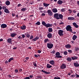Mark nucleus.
I'll return each mask as SVG.
<instances>
[{"label": "nucleus", "instance_id": "nucleus-1", "mask_svg": "<svg viewBox=\"0 0 79 79\" xmlns=\"http://www.w3.org/2000/svg\"><path fill=\"white\" fill-rule=\"evenodd\" d=\"M42 25H43V26H45V27H52V24H50L49 23L47 24L44 21H43L42 22Z\"/></svg>", "mask_w": 79, "mask_h": 79}, {"label": "nucleus", "instance_id": "nucleus-2", "mask_svg": "<svg viewBox=\"0 0 79 79\" xmlns=\"http://www.w3.org/2000/svg\"><path fill=\"white\" fill-rule=\"evenodd\" d=\"M55 58H62V56H60V53L58 52H57L56 53Z\"/></svg>", "mask_w": 79, "mask_h": 79}, {"label": "nucleus", "instance_id": "nucleus-3", "mask_svg": "<svg viewBox=\"0 0 79 79\" xmlns=\"http://www.w3.org/2000/svg\"><path fill=\"white\" fill-rule=\"evenodd\" d=\"M66 29L68 31H70L71 32L72 31V29H71V27L70 25H68L66 27Z\"/></svg>", "mask_w": 79, "mask_h": 79}, {"label": "nucleus", "instance_id": "nucleus-4", "mask_svg": "<svg viewBox=\"0 0 79 79\" xmlns=\"http://www.w3.org/2000/svg\"><path fill=\"white\" fill-rule=\"evenodd\" d=\"M47 45L48 47L50 49L52 48H53V44L51 43H47Z\"/></svg>", "mask_w": 79, "mask_h": 79}, {"label": "nucleus", "instance_id": "nucleus-5", "mask_svg": "<svg viewBox=\"0 0 79 79\" xmlns=\"http://www.w3.org/2000/svg\"><path fill=\"white\" fill-rule=\"evenodd\" d=\"M47 12L48 13V14L49 16H52L53 15V13L52 12V11L51 10H48Z\"/></svg>", "mask_w": 79, "mask_h": 79}, {"label": "nucleus", "instance_id": "nucleus-6", "mask_svg": "<svg viewBox=\"0 0 79 79\" xmlns=\"http://www.w3.org/2000/svg\"><path fill=\"white\" fill-rule=\"evenodd\" d=\"M64 32V31L63 30H60L58 31V34L60 36H63V33Z\"/></svg>", "mask_w": 79, "mask_h": 79}, {"label": "nucleus", "instance_id": "nucleus-7", "mask_svg": "<svg viewBox=\"0 0 79 79\" xmlns=\"http://www.w3.org/2000/svg\"><path fill=\"white\" fill-rule=\"evenodd\" d=\"M58 14L55 13L54 15V17L56 18V19H60V18L58 17Z\"/></svg>", "mask_w": 79, "mask_h": 79}, {"label": "nucleus", "instance_id": "nucleus-8", "mask_svg": "<svg viewBox=\"0 0 79 79\" xmlns=\"http://www.w3.org/2000/svg\"><path fill=\"white\" fill-rule=\"evenodd\" d=\"M66 68V64H63L61 66H60V68L61 69H65Z\"/></svg>", "mask_w": 79, "mask_h": 79}, {"label": "nucleus", "instance_id": "nucleus-9", "mask_svg": "<svg viewBox=\"0 0 79 79\" xmlns=\"http://www.w3.org/2000/svg\"><path fill=\"white\" fill-rule=\"evenodd\" d=\"M6 27H7V25L6 24H2L1 26V27L2 29L6 28Z\"/></svg>", "mask_w": 79, "mask_h": 79}, {"label": "nucleus", "instance_id": "nucleus-10", "mask_svg": "<svg viewBox=\"0 0 79 79\" xmlns=\"http://www.w3.org/2000/svg\"><path fill=\"white\" fill-rule=\"evenodd\" d=\"M47 36L48 38L51 39L52 38V34L51 33H49L47 35Z\"/></svg>", "mask_w": 79, "mask_h": 79}, {"label": "nucleus", "instance_id": "nucleus-11", "mask_svg": "<svg viewBox=\"0 0 79 79\" xmlns=\"http://www.w3.org/2000/svg\"><path fill=\"white\" fill-rule=\"evenodd\" d=\"M68 19L70 21H73V20H74L75 19V18L73 17H69L68 18Z\"/></svg>", "mask_w": 79, "mask_h": 79}, {"label": "nucleus", "instance_id": "nucleus-12", "mask_svg": "<svg viewBox=\"0 0 79 79\" xmlns=\"http://www.w3.org/2000/svg\"><path fill=\"white\" fill-rule=\"evenodd\" d=\"M39 39V37L37 36L34 39H32V40L33 41H36L37 40H38Z\"/></svg>", "mask_w": 79, "mask_h": 79}, {"label": "nucleus", "instance_id": "nucleus-13", "mask_svg": "<svg viewBox=\"0 0 79 79\" xmlns=\"http://www.w3.org/2000/svg\"><path fill=\"white\" fill-rule=\"evenodd\" d=\"M7 41L8 43H9V44H12L11 42H12V40L11 38H9L7 40Z\"/></svg>", "mask_w": 79, "mask_h": 79}, {"label": "nucleus", "instance_id": "nucleus-14", "mask_svg": "<svg viewBox=\"0 0 79 79\" xmlns=\"http://www.w3.org/2000/svg\"><path fill=\"white\" fill-rule=\"evenodd\" d=\"M73 25L76 28H78L79 27V26L77 25L76 23H73Z\"/></svg>", "mask_w": 79, "mask_h": 79}, {"label": "nucleus", "instance_id": "nucleus-15", "mask_svg": "<svg viewBox=\"0 0 79 79\" xmlns=\"http://www.w3.org/2000/svg\"><path fill=\"white\" fill-rule=\"evenodd\" d=\"M5 4L6 5H10V2L9 1H6L5 2Z\"/></svg>", "mask_w": 79, "mask_h": 79}, {"label": "nucleus", "instance_id": "nucleus-16", "mask_svg": "<svg viewBox=\"0 0 79 79\" xmlns=\"http://www.w3.org/2000/svg\"><path fill=\"white\" fill-rule=\"evenodd\" d=\"M52 11L53 13H56L58 10H57V9L56 8H54L52 9Z\"/></svg>", "mask_w": 79, "mask_h": 79}, {"label": "nucleus", "instance_id": "nucleus-17", "mask_svg": "<svg viewBox=\"0 0 79 79\" xmlns=\"http://www.w3.org/2000/svg\"><path fill=\"white\" fill-rule=\"evenodd\" d=\"M41 72H42L43 73H45L46 74H50V72H47L44 71V70H42Z\"/></svg>", "mask_w": 79, "mask_h": 79}, {"label": "nucleus", "instance_id": "nucleus-18", "mask_svg": "<svg viewBox=\"0 0 79 79\" xmlns=\"http://www.w3.org/2000/svg\"><path fill=\"white\" fill-rule=\"evenodd\" d=\"M49 63H50V64H52V65H53L55 64V61H54V60H51L49 62Z\"/></svg>", "mask_w": 79, "mask_h": 79}, {"label": "nucleus", "instance_id": "nucleus-19", "mask_svg": "<svg viewBox=\"0 0 79 79\" xmlns=\"http://www.w3.org/2000/svg\"><path fill=\"white\" fill-rule=\"evenodd\" d=\"M66 48H71V45L69 44H68L65 45Z\"/></svg>", "mask_w": 79, "mask_h": 79}, {"label": "nucleus", "instance_id": "nucleus-20", "mask_svg": "<svg viewBox=\"0 0 79 79\" xmlns=\"http://www.w3.org/2000/svg\"><path fill=\"white\" fill-rule=\"evenodd\" d=\"M73 64L74 66H75V67H79V64L78 63H74Z\"/></svg>", "mask_w": 79, "mask_h": 79}, {"label": "nucleus", "instance_id": "nucleus-21", "mask_svg": "<svg viewBox=\"0 0 79 79\" xmlns=\"http://www.w3.org/2000/svg\"><path fill=\"white\" fill-rule=\"evenodd\" d=\"M4 12H5V13H10V11H9L8 9H6L4 10Z\"/></svg>", "mask_w": 79, "mask_h": 79}, {"label": "nucleus", "instance_id": "nucleus-22", "mask_svg": "<svg viewBox=\"0 0 79 79\" xmlns=\"http://www.w3.org/2000/svg\"><path fill=\"white\" fill-rule=\"evenodd\" d=\"M76 39H77V36L76 35H74L72 39H73V40H75Z\"/></svg>", "mask_w": 79, "mask_h": 79}, {"label": "nucleus", "instance_id": "nucleus-23", "mask_svg": "<svg viewBox=\"0 0 79 79\" xmlns=\"http://www.w3.org/2000/svg\"><path fill=\"white\" fill-rule=\"evenodd\" d=\"M48 31L49 32H52V31H53V29H52V28H48Z\"/></svg>", "mask_w": 79, "mask_h": 79}, {"label": "nucleus", "instance_id": "nucleus-24", "mask_svg": "<svg viewBox=\"0 0 79 79\" xmlns=\"http://www.w3.org/2000/svg\"><path fill=\"white\" fill-rule=\"evenodd\" d=\"M57 3L59 5H61L63 3V1L61 0H59L57 2Z\"/></svg>", "mask_w": 79, "mask_h": 79}, {"label": "nucleus", "instance_id": "nucleus-25", "mask_svg": "<svg viewBox=\"0 0 79 79\" xmlns=\"http://www.w3.org/2000/svg\"><path fill=\"white\" fill-rule=\"evenodd\" d=\"M71 58L73 60H77L78 58L77 57L74 56L73 57H71Z\"/></svg>", "mask_w": 79, "mask_h": 79}, {"label": "nucleus", "instance_id": "nucleus-26", "mask_svg": "<svg viewBox=\"0 0 79 79\" xmlns=\"http://www.w3.org/2000/svg\"><path fill=\"white\" fill-rule=\"evenodd\" d=\"M59 18L60 19H63V16L62 14H60L59 15Z\"/></svg>", "mask_w": 79, "mask_h": 79}, {"label": "nucleus", "instance_id": "nucleus-27", "mask_svg": "<svg viewBox=\"0 0 79 79\" xmlns=\"http://www.w3.org/2000/svg\"><path fill=\"white\" fill-rule=\"evenodd\" d=\"M20 28L21 29H22L23 30H25V29H26V26L23 25L22 27H21Z\"/></svg>", "mask_w": 79, "mask_h": 79}, {"label": "nucleus", "instance_id": "nucleus-28", "mask_svg": "<svg viewBox=\"0 0 79 79\" xmlns=\"http://www.w3.org/2000/svg\"><path fill=\"white\" fill-rule=\"evenodd\" d=\"M47 68H51L52 66V65H50L49 64H47Z\"/></svg>", "mask_w": 79, "mask_h": 79}, {"label": "nucleus", "instance_id": "nucleus-29", "mask_svg": "<svg viewBox=\"0 0 79 79\" xmlns=\"http://www.w3.org/2000/svg\"><path fill=\"white\" fill-rule=\"evenodd\" d=\"M67 60L68 61H72V59L70 57H68L67 58Z\"/></svg>", "mask_w": 79, "mask_h": 79}, {"label": "nucleus", "instance_id": "nucleus-30", "mask_svg": "<svg viewBox=\"0 0 79 79\" xmlns=\"http://www.w3.org/2000/svg\"><path fill=\"white\" fill-rule=\"evenodd\" d=\"M43 5H44V6L47 7V6H48L49 5H50V4H47V3H43Z\"/></svg>", "mask_w": 79, "mask_h": 79}, {"label": "nucleus", "instance_id": "nucleus-31", "mask_svg": "<svg viewBox=\"0 0 79 79\" xmlns=\"http://www.w3.org/2000/svg\"><path fill=\"white\" fill-rule=\"evenodd\" d=\"M14 60V58L13 57H11L10 58V59L8 60V62L10 63L11 61H12V60Z\"/></svg>", "mask_w": 79, "mask_h": 79}, {"label": "nucleus", "instance_id": "nucleus-32", "mask_svg": "<svg viewBox=\"0 0 79 79\" xmlns=\"http://www.w3.org/2000/svg\"><path fill=\"white\" fill-rule=\"evenodd\" d=\"M15 35H16V34L15 33H12L10 35V36L12 37H14Z\"/></svg>", "mask_w": 79, "mask_h": 79}, {"label": "nucleus", "instance_id": "nucleus-33", "mask_svg": "<svg viewBox=\"0 0 79 79\" xmlns=\"http://www.w3.org/2000/svg\"><path fill=\"white\" fill-rule=\"evenodd\" d=\"M51 53H52V54H55V53H56V51L55 50H53L51 52Z\"/></svg>", "mask_w": 79, "mask_h": 79}, {"label": "nucleus", "instance_id": "nucleus-34", "mask_svg": "<svg viewBox=\"0 0 79 79\" xmlns=\"http://www.w3.org/2000/svg\"><path fill=\"white\" fill-rule=\"evenodd\" d=\"M25 35H26V37H27L28 38H29V37H30V35H29V34H25Z\"/></svg>", "mask_w": 79, "mask_h": 79}, {"label": "nucleus", "instance_id": "nucleus-35", "mask_svg": "<svg viewBox=\"0 0 79 79\" xmlns=\"http://www.w3.org/2000/svg\"><path fill=\"white\" fill-rule=\"evenodd\" d=\"M49 41V40L48 39H46L44 40V43H46V42H48Z\"/></svg>", "mask_w": 79, "mask_h": 79}, {"label": "nucleus", "instance_id": "nucleus-36", "mask_svg": "<svg viewBox=\"0 0 79 79\" xmlns=\"http://www.w3.org/2000/svg\"><path fill=\"white\" fill-rule=\"evenodd\" d=\"M21 10L22 11H24L26 10V8H23L21 9Z\"/></svg>", "mask_w": 79, "mask_h": 79}, {"label": "nucleus", "instance_id": "nucleus-37", "mask_svg": "<svg viewBox=\"0 0 79 79\" xmlns=\"http://www.w3.org/2000/svg\"><path fill=\"white\" fill-rule=\"evenodd\" d=\"M64 55H67L68 54V52H67L66 51H64Z\"/></svg>", "mask_w": 79, "mask_h": 79}, {"label": "nucleus", "instance_id": "nucleus-38", "mask_svg": "<svg viewBox=\"0 0 79 79\" xmlns=\"http://www.w3.org/2000/svg\"><path fill=\"white\" fill-rule=\"evenodd\" d=\"M60 11L61 12H64V11H66V9H62Z\"/></svg>", "mask_w": 79, "mask_h": 79}, {"label": "nucleus", "instance_id": "nucleus-39", "mask_svg": "<svg viewBox=\"0 0 79 79\" xmlns=\"http://www.w3.org/2000/svg\"><path fill=\"white\" fill-rule=\"evenodd\" d=\"M35 24H36V25H40V22L38 21Z\"/></svg>", "mask_w": 79, "mask_h": 79}, {"label": "nucleus", "instance_id": "nucleus-40", "mask_svg": "<svg viewBox=\"0 0 79 79\" xmlns=\"http://www.w3.org/2000/svg\"><path fill=\"white\" fill-rule=\"evenodd\" d=\"M2 10H5V9H6V7L5 6H3L2 7Z\"/></svg>", "mask_w": 79, "mask_h": 79}, {"label": "nucleus", "instance_id": "nucleus-41", "mask_svg": "<svg viewBox=\"0 0 79 79\" xmlns=\"http://www.w3.org/2000/svg\"><path fill=\"white\" fill-rule=\"evenodd\" d=\"M43 7H39V10L40 11H41V10H43Z\"/></svg>", "mask_w": 79, "mask_h": 79}, {"label": "nucleus", "instance_id": "nucleus-42", "mask_svg": "<svg viewBox=\"0 0 79 79\" xmlns=\"http://www.w3.org/2000/svg\"><path fill=\"white\" fill-rule=\"evenodd\" d=\"M68 11H69V13L70 14H71V13H72V10H71V9H69Z\"/></svg>", "mask_w": 79, "mask_h": 79}, {"label": "nucleus", "instance_id": "nucleus-43", "mask_svg": "<svg viewBox=\"0 0 79 79\" xmlns=\"http://www.w3.org/2000/svg\"><path fill=\"white\" fill-rule=\"evenodd\" d=\"M54 79H60V77H55L54 78Z\"/></svg>", "mask_w": 79, "mask_h": 79}, {"label": "nucleus", "instance_id": "nucleus-44", "mask_svg": "<svg viewBox=\"0 0 79 79\" xmlns=\"http://www.w3.org/2000/svg\"><path fill=\"white\" fill-rule=\"evenodd\" d=\"M68 52L69 53H72V50H68Z\"/></svg>", "mask_w": 79, "mask_h": 79}, {"label": "nucleus", "instance_id": "nucleus-45", "mask_svg": "<svg viewBox=\"0 0 79 79\" xmlns=\"http://www.w3.org/2000/svg\"><path fill=\"white\" fill-rule=\"evenodd\" d=\"M33 64L34 66L35 67L37 66V64H36V63L35 62H34L33 63Z\"/></svg>", "mask_w": 79, "mask_h": 79}, {"label": "nucleus", "instance_id": "nucleus-46", "mask_svg": "<svg viewBox=\"0 0 79 79\" xmlns=\"http://www.w3.org/2000/svg\"><path fill=\"white\" fill-rule=\"evenodd\" d=\"M33 38H34V36H32V35H31L30 36V39H33Z\"/></svg>", "mask_w": 79, "mask_h": 79}, {"label": "nucleus", "instance_id": "nucleus-47", "mask_svg": "<svg viewBox=\"0 0 79 79\" xmlns=\"http://www.w3.org/2000/svg\"><path fill=\"white\" fill-rule=\"evenodd\" d=\"M25 79H30V77H25L24 78Z\"/></svg>", "mask_w": 79, "mask_h": 79}, {"label": "nucleus", "instance_id": "nucleus-48", "mask_svg": "<svg viewBox=\"0 0 79 79\" xmlns=\"http://www.w3.org/2000/svg\"><path fill=\"white\" fill-rule=\"evenodd\" d=\"M79 48H77L75 50V51H79Z\"/></svg>", "mask_w": 79, "mask_h": 79}, {"label": "nucleus", "instance_id": "nucleus-49", "mask_svg": "<svg viewBox=\"0 0 79 79\" xmlns=\"http://www.w3.org/2000/svg\"><path fill=\"white\" fill-rule=\"evenodd\" d=\"M22 36L23 39L25 37V35L24 34L22 35Z\"/></svg>", "mask_w": 79, "mask_h": 79}, {"label": "nucleus", "instance_id": "nucleus-50", "mask_svg": "<svg viewBox=\"0 0 79 79\" xmlns=\"http://www.w3.org/2000/svg\"><path fill=\"white\" fill-rule=\"evenodd\" d=\"M73 13H76V10H73Z\"/></svg>", "mask_w": 79, "mask_h": 79}, {"label": "nucleus", "instance_id": "nucleus-51", "mask_svg": "<svg viewBox=\"0 0 79 79\" xmlns=\"http://www.w3.org/2000/svg\"><path fill=\"white\" fill-rule=\"evenodd\" d=\"M38 53H41V51L39 50L38 51Z\"/></svg>", "mask_w": 79, "mask_h": 79}, {"label": "nucleus", "instance_id": "nucleus-52", "mask_svg": "<svg viewBox=\"0 0 79 79\" xmlns=\"http://www.w3.org/2000/svg\"><path fill=\"white\" fill-rule=\"evenodd\" d=\"M15 73H18V70L16 69L15 70Z\"/></svg>", "mask_w": 79, "mask_h": 79}, {"label": "nucleus", "instance_id": "nucleus-53", "mask_svg": "<svg viewBox=\"0 0 79 79\" xmlns=\"http://www.w3.org/2000/svg\"><path fill=\"white\" fill-rule=\"evenodd\" d=\"M42 16H45V14L44 13H43L42 14Z\"/></svg>", "mask_w": 79, "mask_h": 79}, {"label": "nucleus", "instance_id": "nucleus-54", "mask_svg": "<svg viewBox=\"0 0 79 79\" xmlns=\"http://www.w3.org/2000/svg\"><path fill=\"white\" fill-rule=\"evenodd\" d=\"M38 77V78L39 79H42V77H40V76Z\"/></svg>", "mask_w": 79, "mask_h": 79}, {"label": "nucleus", "instance_id": "nucleus-55", "mask_svg": "<svg viewBox=\"0 0 79 79\" xmlns=\"http://www.w3.org/2000/svg\"><path fill=\"white\" fill-rule=\"evenodd\" d=\"M21 37L20 36H19L17 38L18 39H21Z\"/></svg>", "mask_w": 79, "mask_h": 79}, {"label": "nucleus", "instance_id": "nucleus-56", "mask_svg": "<svg viewBox=\"0 0 79 79\" xmlns=\"http://www.w3.org/2000/svg\"><path fill=\"white\" fill-rule=\"evenodd\" d=\"M16 48H17V47H15L13 48V50H16Z\"/></svg>", "mask_w": 79, "mask_h": 79}, {"label": "nucleus", "instance_id": "nucleus-57", "mask_svg": "<svg viewBox=\"0 0 79 79\" xmlns=\"http://www.w3.org/2000/svg\"><path fill=\"white\" fill-rule=\"evenodd\" d=\"M8 63V61L6 60L5 61V63L6 64L7 63Z\"/></svg>", "mask_w": 79, "mask_h": 79}, {"label": "nucleus", "instance_id": "nucleus-58", "mask_svg": "<svg viewBox=\"0 0 79 79\" xmlns=\"http://www.w3.org/2000/svg\"><path fill=\"white\" fill-rule=\"evenodd\" d=\"M2 11H1V10H0V15H2Z\"/></svg>", "mask_w": 79, "mask_h": 79}, {"label": "nucleus", "instance_id": "nucleus-59", "mask_svg": "<svg viewBox=\"0 0 79 79\" xmlns=\"http://www.w3.org/2000/svg\"><path fill=\"white\" fill-rule=\"evenodd\" d=\"M35 57H36V58L38 57V56L36 55H35Z\"/></svg>", "mask_w": 79, "mask_h": 79}, {"label": "nucleus", "instance_id": "nucleus-60", "mask_svg": "<svg viewBox=\"0 0 79 79\" xmlns=\"http://www.w3.org/2000/svg\"><path fill=\"white\" fill-rule=\"evenodd\" d=\"M71 43H72V44H74V41H71Z\"/></svg>", "mask_w": 79, "mask_h": 79}, {"label": "nucleus", "instance_id": "nucleus-61", "mask_svg": "<svg viewBox=\"0 0 79 79\" xmlns=\"http://www.w3.org/2000/svg\"><path fill=\"white\" fill-rule=\"evenodd\" d=\"M3 39H0V42H2V41H3Z\"/></svg>", "mask_w": 79, "mask_h": 79}, {"label": "nucleus", "instance_id": "nucleus-62", "mask_svg": "<svg viewBox=\"0 0 79 79\" xmlns=\"http://www.w3.org/2000/svg\"><path fill=\"white\" fill-rule=\"evenodd\" d=\"M33 76L32 75H30L29 77H30V78H32L33 77Z\"/></svg>", "mask_w": 79, "mask_h": 79}, {"label": "nucleus", "instance_id": "nucleus-63", "mask_svg": "<svg viewBox=\"0 0 79 79\" xmlns=\"http://www.w3.org/2000/svg\"><path fill=\"white\" fill-rule=\"evenodd\" d=\"M29 57H26L25 58V59L26 60H28V59H29Z\"/></svg>", "mask_w": 79, "mask_h": 79}, {"label": "nucleus", "instance_id": "nucleus-64", "mask_svg": "<svg viewBox=\"0 0 79 79\" xmlns=\"http://www.w3.org/2000/svg\"><path fill=\"white\" fill-rule=\"evenodd\" d=\"M77 77H79V75H77Z\"/></svg>", "mask_w": 79, "mask_h": 79}]
</instances>
